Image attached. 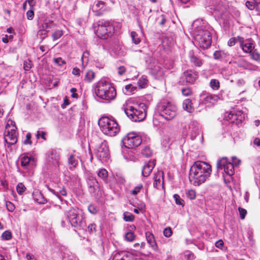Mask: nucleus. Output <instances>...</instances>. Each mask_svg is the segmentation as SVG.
<instances>
[{"label":"nucleus","mask_w":260,"mask_h":260,"mask_svg":"<svg viewBox=\"0 0 260 260\" xmlns=\"http://www.w3.org/2000/svg\"><path fill=\"white\" fill-rule=\"evenodd\" d=\"M236 43V38L235 37L231 38L228 42V44L229 46H233Z\"/></svg>","instance_id":"774afa93"},{"label":"nucleus","mask_w":260,"mask_h":260,"mask_svg":"<svg viewBox=\"0 0 260 260\" xmlns=\"http://www.w3.org/2000/svg\"><path fill=\"white\" fill-rule=\"evenodd\" d=\"M62 31L61 30H56L52 35L53 40H56L62 36Z\"/></svg>","instance_id":"c03bdc74"},{"label":"nucleus","mask_w":260,"mask_h":260,"mask_svg":"<svg viewBox=\"0 0 260 260\" xmlns=\"http://www.w3.org/2000/svg\"><path fill=\"white\" fill-rule=\"evenodd\" d=\"M34 199L38 203L44 204L47 203V200L40 192H36L33 194Z\"/></svg>","instance_id":"a878e982"},{"label":"nucleus","mask_w":260,"mask_h":260,"mask_svg":"<svg viewBox=\"0 0 260 260\" xmlns=\"http://www.w3.org/2000/svg\"><path fill=\"white\" fill-rule=\"evenodd\" d=\"M155 165L154 160H149L147 163H146L142 169V173L143 176L144 177L148 176L154 168Z\"/></svg>","instance_id":"412c9836"},{"label":"nucleus","mask_w":260,"mask_h":260,"mask_svg":"<svg viewBox=\"0 0 260 260\" xmlns=\"http://www.w3.org/2000/svg\"><path fill=\"white\" fill-rule=\"evenodd\" d=\"M9 126H6L7 131H6L5 136V141L9 145H12L16 143L17 141V133L16 132V127L13 126L11 129H9Z\"/></svg>","instance_id":"dca6fc26"},{"label":"nucleus","mask_w":260,"mask_h":260,"mask_svg":"<svg viewBox=\"0 0 260 260\" xmlns=\"http://www.w3.org/2000/svg\"><path fill=\"white\" fill-rule=\"evenodd\" d=\"M238 210L239 211L240 218L242 219H244L245 218L246 214L247 213V211L245 209H244L242 208H241V207H239Z\"/></svg>","instance_id":"052dcab7"},{"label":"nucleus","mask_w":260,"mask_h":260,"mask_svg":"<svg viewBox=\"0 0 260 260\" xmlns=\"http://www.w3.org/2000/svg\"><path fill=\"white\" fill-rule=\"evenodd\" d=\"M123 219L125 221H133L135 219V216L131 213L128 212H125L123 213Z\"/></svg>","instance_id":"f704fd0d"},{"label":"nucleus","mask_w":260,"mask_h":260,"mask_svg":"<svg viewBox=\"0 0 260 260\" xmlns=\"http://www.w3.org/2000/svg\"><path fill=\"white\" fill-rule=\"evenodd\" d=\"M68 164L75 167L78 164V160L75 159V155L71 154L68 158Z\"/></svg>","instance_id":"ea45409f"},{"label":"nucleus","mask_w":260,"mask_h":260,"mask_svg":"<svg viewBox=\"0 0 260 260\" xmlns=\"http://www.w3.org/2000/svg\"><path fill=\"white\" fill-rule=\"evenodd\" d=\"M114 30V27L109 21L103 20L98 21L96 34L99 38L106 39L112 35Z\"/></svg>","instance_id":"9d476101"},{"label":"nucleus","mask_w":260,"mask_h":260,"mask_svg":"<svg viewBox=\"0 0 260 260\" xmlns=\"http://www.w3.org/2000/svg\"><path fill=\"white\" fill-rule=\"evenodd\" d=\"M6 207L8 210L11 212H13L15 209V205L11 202H6Z\"/></svg>","instance_id":"4d7b16f0"},{"label":"nucleus","mask_w":260,"mask_h":260,"mask_svg":"<svg viewBox=\"0 0 260 260\" xmlns=\"http://www.w3.org/2000/svg\"><path fill=\"white\" fill-rule=\"evenodd\" d=\"M66 217L71 225L78 229H84L86 226L82 216L79 214L77 208H72L66 213Z\"/></svg>","instance_id":"0eeeda50"},{"label":"nucleus","mask_w":260,"mask_h":260,"mask_svg":"<svg viewBox=\"0 0 260 260\" xmlns=\"http://www.w3.org/2000/svg\"><path fill=\"white\" fill-rule=\"evenodd\" d=\"M252 56V58L255 60H258L260 59V54L256 51H252L251 53H250Z\"/></svg>","instance_id":"6e6d98bb"},{"label":"nucleus","mask_w":260,"mask_h":260,"mask_svg":"<svg viewBox=\"0 0 260 260\" xmlns=\"http://www.w3.org/2000/svg\"><path fill=\"white\" fill-rule=\"evenodd\" d=\"M31 158L27 156H24L21 158V166L26 170L29 169V163Z\"/></svg>","instance_id":"cd10ccee"},{"label":"nucleus","mask_w":260,"mask_h":260,"mask_svg":"<svg viewBox=\"0 0 260 260\" xmlns=\"http://www.w3.org/2000/svg\"><path fill=\"white\" fill-rule=\"evenodd\" d=\"M131 36L134 43L137 45L140 43L141 40L138 37V34L135 31H132Z\"/></svg>","instance_id":"4c0bfd02"},{"label":"nucleus","mask_w":260,"mask_h":260,"mask_svg":"<svg viewBox=\"0 0 260 260\" xmlns=\"http://www.w3.org/2000/svg\"><path fill=\"white\" fill-rule=\"evenodd\" d=\"M147 69L150 74L155 78H158L164 75V72L157 60L150 55H147L144 58Z\"/></svg>","instance_id":"6e6552de"},{"label":"nucleus","mask_w":260,"mask_h":260,"mask_svg":"<svg viewBox=\"0 0 260 260\" xmlns=\"http://www.w3.org/2000/svg\"><path fill=\"white\" fill-rule=\"evenodd\" d=\"M143 188V185L142 184H139L138 185L135 186L132 191H131V194L136 196L141 191V190Z\"/></svg>","instance_id":"a19ab883"},{"label":"nucleus","mask_w":260,"mask_h":260,"mask_svg":"<svg viewBox=\"0 0 260 260\" xmlns=\"http://www.w3.org/2000/svg\"><path fill=\"white\" fill-rule=\"evenodd\" d=\"M245 5L246 7L250 10H252L255 9V0H253L252 1H247L245 3Z\"/></svg>","instance_id":"de8ad7c7"},{"label":"nucleus","mask_w":260,"mask_h":260,"mask_svg":"<svg viewBox=\"0 0 260 260\" xmlns=\"http://www.w3.org/2000/svg\"><path fill=\"white\" fill-rule=\"evenodd\" d=\"M53 62L59 67H62L66 64L64 60L62 59L61 57L55 58L53 59Z\"/></svg>","instance_id":"a18cd8bd"},{"label":"nucleus","mask_w":260,"mask_h":260,"mask_svg":"<svg viewBox=\"0 0 260 260\" xmlns=\"http://www.w3.org/2000/svg\"><path fill=\"white\" fill-rule=\"evenodd\" d=\"M161 144L165 148L169 147L170 145V139L167 137H165L161 142Z\"/></svg>","instance_id":"5fc2aeb1"},{"label":"nucleus","mask_w":260,"mask_h":260,"mask_svg":"<svg viewBox=\"0 0 260 260\" xmlns=\"http://www.w3.org/2000/svg\"><path fill=\"white\" fill-rule=\"evenodd\" d=\"M96 157L102 162H106L110 157L107 143L104 141L98 147L95 151Z\"/></svg>","instance_id":"ddd939ff"},{"label":"nucleus","mask_w":260,"mask_h":260,"mask_svg":"<svg viewBox=\"0 0 260 260\" xmlns=\"http://www.w3.org/2000/svg\"><path fill=\"white\" fill-rule=\"evenodd\" d=\"M173 198L175 200L176 204L181 205L182 206H184V201L180 198V197L178 194H175L173 196Z\"/></svg>","instance_id":"49530a36"},{"label":"nucleus","mask_w":260,"mask_h":260,"mask_svg":"<svg viewBox=\"0 0 260 260\" xmlns=\"http://www.w3.org/2000/svg\"><path fill=\"white\" fill-rule=\"evenodd\" d=\"M98 124L102 132L108 136L114 137L120 131V128L117 122L108 117L101 118Z\"/></svg>","instance_id":"39448f33"},{"label":"nucleus","mask_w":260,"mask_h":260,"mask_svg":"<svg viewBox=\"0 0 260 260\" xmlns=\"http://www.w3.org/2000/svg\"><path fill=\"white\" fill-rule=\"evenodd\" d=\"M87 183L90 188V191L93 192L94 191L95 187H96L98 184L97 181L95 179H89Z\"/></svg>","instance_id":"7c9ffc66"},{"label":"nucleus","mask_w":260,"mask_h":260,"mask_svg":"<svg viewBox=\"0 0 260 260\" xmlns=\"http://www.w3.org/2000/svg\"><path fill=\"white\" fill-rule=\"evenodd\" d=\"M145 235L148 243L154 250H157L158 249V246L153 234L150 232H147Z\"/></svg>","instance_id":"4be33fe9"},{"label":"nucleus","mask_w":260,"mask_h":260,"mask_svg":"<svg viewBox=\"0 0 260 260\" xmlns=\"http://www.w3.org/2000/svg\"><path fill=\"white\" fill-rule=\"evenodd\" d=\"M211 171L209 164L202 161H196L190 169L189 181L194 186H199L209 178Z\"/></svg>","instance_id":"f257e3e1"},{"label":"nucleus","mask_w":260,"mask_h":260,"mask_svg":"<svg viewBox=\"0 0 260 260\" xmlns=\"http://www.w3.org/2000/svg\"><path fill=\"white\" fill-rule=\"evenodd\" d=\"M244 117L242 115L241 111H236L235 110L231 111L230 112L225 113L223 118V123L225 124L229 123H236L237 124L242 122Z\"/></svg>","instance_id":"f8f14e48"},{"label":"nucleus","mask_w":260,"mask_h":260,"mask_svg":"<svg viewBox=\"0 0 260 260\" xmlns=\"http://www.w3.org/2000/svg\"><path fill=\"white\" fill-rule=\"evenodd\" d=\"M190 61L195 66L200 67L202 64L201 60L193 55L190 56Z\"/></svg>","instance_id":"c9c22d12"},{"label":"nucleus","mask_w":260,"mask_h":260,"mask_svg":"<svg viewBox=\"0 0 260 260\" xmlns=\"http://www.w3.org/2000/svg\"><path fill=\"white\" fill-rule=\"evenodd\" d=\"M112 260H135L134 257L131 254L124 255L122 253H116Z\"/></svg>","instance_id":"393cba45"},{"label":"nucleus","mask_w":260,"mask_h":260,"mask_svg":"<svg viewBox=\"0 0 260 260\" xmlns=\"http://www.w3.org/2000/svg\"><path fill=\"white\" fill-rule=\"evenodd\" d=\"M185 257L187 260H192L194 258L193 253L190 251H187L185 252Z\"/></svg>","instance_id":"13d9d810"},{"label":"nucleus","mask_w":260,"mask_h":260,"mask_svg":"<svg viewBox=\"0 0 260 260\" xmlns=\"http://www.w3.org/2000/svg\"><path fill=\"white\" fill-rule=\"evenodd\" d=\"M136 87L133 86L132 84L126 85L125 86V89L128 93H132V92L136 89Z\"/></svg>","instance_id":"e2e57ef3"},{"label":"nucleus","mask_w":260,"mask_h":260,"mask_svg":"<svg viewBox=\"0 0 260 260\" xmlns=\"http://www.w3.org/2000/svg\"><path fill=\"white\" fill-rule=\"evenodd\" d=\"M54 25L53 21L49 18L44 16L40 17L37 21V36L43 41L47 36L49 29L52 28Z\"/></svg>","instance_id":"1a4fd4ad"},{"label":"nucleus","mask_w":260,"mask_h":260,"mask_svg":"<svg viewBox=\"0 0 260 260\" xmlns=\"http://www.w3.org/2000/svg\"><path fill=\"white\" fill-rule=\"evenodd\" d=\"M32 67V63L31 61L28 59L27 60H25L23 62V68L24 69L27 71H29Z\"/></svg>","instance_id":"8fccbe9b"},{"label":"nucleus","mask_w":260,"mask_h":260,"mask_svg":"<svg viewBox=\"0 0 260 260\" xmlns=\"http://www.w3.org/2000/svg\"><path fill=\"white\" fill-rule=\"evenodd\" d=\"M217 168L218 170L224 169L225 173L230 176L235 172L233 164L228 161L226 157H223L217 162Z\"/></svg>","instance_id":"4468645a"},{"label":"nucleus","mask_w":260,"mask_h":260,"mask_svg":"<svg viewBox=\"0 0 260 260\" xmlns=\"http://www.w3.org/2000/svg\"><path fill=\"white\" fill-rule=\"evenodd\" d=\"M186 195L188 199L194 200L196 198V192L193 189H188L186 191Z\"/></svg>","instance_id":"e433bc0d"},{"label":"nucleus","mask_w":260,"mask_h":260,"mask_svg":"<svg viewBox=\"0 0 260 260\" xmlns=\"http://www.w3.org/2000/svg\"><path fill=\"white\" fill-rule=\"evenodd\" d=\"M88 211L90 213L95 214L98 212L97 208L93 205H90L88 208Z\"/></svg>","instance_id":"0e129e2a"},{"label":"nucleus","mask_w":260,"mask_h":260,"mask_svg":"<svg viewBox=\"0 0 260 260\" xmlns=\"http://www.w3.org/2000/svg\"><path fill=\"white\" fill-rule=\"evenodd\" d=\"M182 107L184 110L189 113H191L194 110L192 102L191 100L189 99H185L183 101L182 103Z\"/></svg>","instance_id":"b1692460"},{"label":"nucleus","mask_w":260,"mask_h":260,"mask_svg":"<svg viewBox=\"0 0 260 260\" xmlns=\"http://www.w3.org/2000/svg\"><path fill=\"white\" fill-rule=\"evenodd\" d=\"M49 157L54 160L56 165L58 166L59 165L60 155L59 153L56 150H51L49 152Z\"/></svg>","instance_id":"bb28decb"},{"label":"nucleus","mask_w":260,"mask_h":260,"mask_svg":"<svg viewBox=\"0 0 260 260\" xmlns=\"http://www.w3.org/2000/svg\"><path fill=\"white\" fill-rule=\"evenodd\" d=\"M106 5L102 0H95L91 6V10L94 15L100 16L104 14L106 11Z\"/></svg>","instance_id":"a211bd4d"},{"label":"nucleus","mask_w":260,"mask_h":260,"mask_svg":"<svg viewBox=\"0 0 260 260\" xmlns=\"http://www.w3.org/2000/svg\"><path fill=\"white\" fill-rule=\"evenodd\" d=\"M213 56L215 59H222L225 57V53L221 51H216L213 54Z\"/></svg>","instance_id":"79ce46f5"},{"label":"nucleus","mask_w":260,"mask_h":260,"mask_svg":"<svg viewBox=\"0 0 260 260\" xmlns=\"http://www.w3.org/2000/svg\"><path fill=\"white\" fill-rule=\"evenodd\" d=\"M156 111L159 115L167 120L173 119L177 115V108L175 105L166 100L158 103Z\"/></svg>","instance_id":"7ed1b4c3"},{"label":"nucleus","mask_w":260,"mask_h":260,"mask_svg":"<svg viewBox=\"0 0 260 260\" xmlns=\"http://www.w3.org/2000/svg\"><path fill=\"white\" fill-rule=\"evenodd\" d=\"M163 233H164V235L165 237L168 238L172 236V231L171 228L167 227L164 229Z\"/></svg>","instance_id":"864d4df0"},{"label":"nucleus","mask_w":260,"mask_h":260,"mask_svg":"<svg viewBox=\"0 0 260 260\" xmlns=\"http://www.w3.org/2000/svg\"><path fill=\"white\" fill-rule=\"evenodd\" d=\"M2 237L3 240H9L12 238V233L9 231H6L2 234Z\"/></svg>","instance_id":"09e8293b"},{"label":"nucleus","mask_w":260,"mask_h":260,"mask_svg":"<svg viewBox=\"0 0 260 260\" xmlns=\"http://www.w3.org/2000/svg\"><path fill=\"white\" fill-rule=\"evenodd\" d=\"M96 225L94 223H90L87 226V232L91 234L96 231Z\"/></svg>","instance_id":"603ef678"},{"label":"nucleus","mask_w":260,"mask_h":260,"mask_svg":"<svg viewBox=\"0 0 260 260\" xmlns=\"http://www.w3.org/2000/svg\"><path fill=\"white\" fill-rule=\"evenodd\" d=\"M31 137V134L30 133H28L26 135V139L23 142L24 144H25V145H27V144L31 145V144L32 142L30 140Z\"/></svg>","instance_id":"680f3d73"},{"label":"nucleus","mask_w":260,"mask_h":260,"mask_svg":"<svg viewBox=\"0 0 260 260\" xmlns=\"http://www.w3.org/2000/svg\"><path fill=\"white\" fill-rule=\"evenodd\" d=\"M118 70V74L122 76L124 75L126 72V68L124 66H120L117 68Z\"/></svg>","instance_id":"69168bd1"},{"label":"nucleus","mask_w":260,"mask_h":260,"mask_svg":"<svg viewBox=\"0 0 260 260\" xmlns=\"http://www.w3.org/2000/svg\"><path fill=\"white\" fill-rule=\"evenodd\" d=\"M241 48L245 53H251L254 48L253 41L251 39H246L245 43Z\"/></svg>","instance_id":"5701e85b"},{"label":"nucleus","mask_w":260,"mask_h":260,"mask_svg":"<svg viewBox=\"0 0 260 260\" xmlns=\"http://www.w3.org/2000/svg\"><path fill=\"white\" fill-rule=\"evenodd\" d=\"M94 92L98 98L108 102L115 99L116 96L114 87L104 80H101L96 84Z\"/></svg>","instance_id":"f03ea898"},{"label":"nucleus","mask_w":260,"mask_h":260,"mask_svg":"<svg viewBox=\"0 0 260 260\" xmlns=\"http://www.w3.org/2000/svg\"><path fill=\"white\" fill-rule=\"evenodd\" d=\"M135 235L132 232H128L125 234V239L128 242H132L134 240Z\"/></svg>","instance_id":"37998d69"},{"label":"nucleus","mask_w":260,"mask_h":260,"mask_svg":"<svg viewBox=\"0 0 260 260\" xmlns=\"http://www.w3.org/2000/svg\"><path fill=\"white\" fill-rule=\"evenodd\" d=\"M210 86L212 89L217 90L219 89L220 83L218 80L212 79L210 82Z\"/></svg>","instance_id":"c756f323"},{"label":"nucleus","mask_w":260,"mask_h":260,"mask_svg":"<svg viewBox=\"0 0 260 260\" xmlns=\"http://www.w3.org/2000/svg\"><path fill=\"white\" fill-rule=\"evenodd\" d=\"M99 177L102 178L104 180H106L108 177V172L105 169H100L98 173Z\"/></svg>","instance_id":"72a5a7b5"},{"label":"nucleus","mask_w":260,"mask_h":260,"mask_svg":"<svg viewBox=\"0 0 260 260\" xmlns=\"http://www.w3.org/2000/svg\"><path fill=\"white\" fill-rule=\"evenodd\" d=\"M194 38L197 45L202 49H207L211 44V33L207 29H198L195 32Z\"/></svg>","instance_id":"423d86ee"},{"label":"nucleus","mask_w":260,"mask_h":260,"mask_svg":"<svg viewBox=\"0 0 260 260\" xmlns=\"http://www.w3.org/2000/svg\"><path fill=\"white\" fill-rule=\"evenodd\" d=\"M255 10L257 12V15L260 16V0H255Z\"/></svg>","instance_id":"338daca9"},{"label":"nucleus","mask_w":260,"mask_h":260,"mask_svg":"<svg viewBox=\"0 0 260 260\" xmlns=\"http://www.w3.org/2000/svg\"><path fill=\"white\" fill-rule=\"evenodd\" d=\"M218 97L209 93L203 92L200 95V104L210 106L218 101Z\"/></svg>","instance_id":"f3484780"},{"label":"nucleus","mask_w":260,"mask_h":260,"mask_svg":"<svg viewBox=\"0 0 260 260\" xmlns=\"http://www.w3.org/2000/svg\"><path fill=\"white\" fill-rule=\"evenodd\" d=\"M148 83L147 77L146 76H142L138 81V85L141 88L144 87Z\"/></svg>","instance_id":"2f4dec72"},{"label":"nucleus","mask_w":260,"mask_h":260,"mask_svg":"<svg viewBox=\"0 0 260 260\" xmlns=\"http://www.w3.org/2000/svg\"><path fill=\"white\" fill-rule=\"evenodd\" d=\"M142 154L143 156L148 157L151 156L152 151L149 146H145L142 150Z\"/></svg>","instance_id":"473e14b6"},{"label":"nucleus","mask_w":260,"mask_h":260,"mask_svg":"<svg viewBox=\"0 0 260 260\" xmlns=\"http://www.w3.org/2000/svg\"><path fill=\"white\" fill-rule=\"evenodd\" d=\"M185 128L186 131H188V134L192 140H194L200 132L199 124L195 120H191L185 126Z\"/></svg>","instance_id":"2eb2a0df"},{"label":"nucleus","mask_w":260,"mask_h":260,"mask_svg":"<svg viewBox=\"0 0 260 260\" xmlns=\"http://www.w3.org/2000/svg\"><path fill=\"white\" fill-rule=\"evenodd\" d=\"M26 17L28 20H32L34 17V9H30L26 12Z\"/></svg>","instance_id":"bf43d9fd"},{"label":"nucleus","mask_w":260,"mask_h":260,"mask_svg":"<svg viewBox=\"0 0 260 260\" xmlns=\"http://www.w3.org/2000/svg\"><path fill=\"white\" fill-rule=\"evenodd\" d=\"M198 78V73L192 70H188L184 72L181 77L183 81H185L186 83L193 84Z\"/></svg>","instance_id":"6ab92c4d"},{"label":"nucleus","mask_w":260,"mask_h":260,"mask_svg":"<svg viewBox=\"0 0 260 260\" xmlns=\"http://www.w3.org/2000/svg\"><path fill=\"white\" fill-rule=\"evenodd\" d=\"M95 77V73L92 70H88L86 73L84 80L91 82Z\"/></svg>","instance_id":"c85d7f7f"},{"label":"nucleus","mask_w":260,"mask_h":260,"mask_svg":"<svg viewBox=\"0 0 260 260\" xmlns=\"http://www.w3.org/2000/svg\"><path fill=\"white\" fill-rule=\"evenodd\" d=\"M122 142L127 148H134L138 147L142 143L141 137L135 132H131L123 138Z\"/></svg>","instance_id":"9b49d317"},{"label":"nucleus","mask_w":260,"mask_h":260,"mask_svg":"<svg viewBox=\"0 0 260 260\" xmlns=\"http://www.w3.org/2000/svg\"><path fill=\"white\" fill-rule=\"evenodd\" d=\"M164 183V172L161 171H158L154 176L153 186L158 188Z\"/></svg>","instance_id":"aec40b11"},{"label":"nucleus","mask_w":260,"mask_h":260,"mask_svg":"<svg viewBox=\"0 0 260 260\" xmlns=\"http://www.w3.org/2000/svg\"><path fill=\"white\" fill-rule=\"evenodd\" d=\"M182 93L184 96H190L192 94V91L190 88L186 87L183 88L181 90Z\"/></svg>","instance_id":"3c124183"},{"label":"nucleus","mask_w":260,"mask_h":260,"mask_svg":"<svg viewBox=\"0 0 260 260\" xmlns=\"http://www.w3.org/2000/svg\"><path fill=\"white\" fill-rule=\"evenodd\" d=\"M147 106L144 103H140L135 106H127L124 112L127 116L134 122L143 121L146 117Z\"/></svg>","instance_id":"20e7f679"},{"label":"nucleus","mask_w":260,"mask_h":260,"mask_svg":"<svg viewBox=\"0 0 260 260\" xmlns=\"http://www.w3.org/2000/svg\"><path fill=\"white\" fill-rule=\"evenodd\" d=\"M26 187L22 183H19L16 186V190L19 194H22L25 191Z\"/></svg>","instance_id":"58836bf2"}]
</instances>
